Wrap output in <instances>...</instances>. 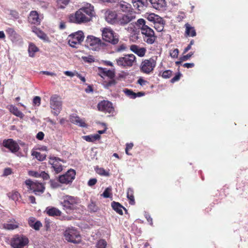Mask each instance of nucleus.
<instances>
[{"label": "nucleus", "mask_w": 248, "mask_h": 248, "mask_svg": "<svg viewBox=\"0 0 248 248\" xmlns=\"http://www.w3.org/2000/svg\"><path fill=\"white\" fill-rule=\"evenodd\" d=\"M43 19L42 15H40L37 11H31L27 17V21L29 24L35 26H38Z\"/></svg>", "instance_id": "obj_12"}, {"label": "nucleus", "mask_w": 248, "mask_h": 248, "mask_svg": "<svg viewBox=\"0 0 248 248\" xmlns=\"http://www.w3.org/2000/svg\"><path fill=\"white\" fill-rule=\"evenodd\" d=\"M2 146L13 153L17 152L20 149V147L16 141L12 139L4 140L2 141Z\"/></svg>", "instance_id": "obj_15"}, {"label": "nucleus", "mask_w": 248, "mask_h": 248, "mask_svg": "<svg viewBox=\"0 0 248 248\" xmlns=\"http://www.w3.org/2000/svg\"><path fill=\"white\" fill-rule=\"evenodd\" d=\"M9 110L13 114L21 119L24 117V114L15 106L10 105L9 107Z\"/></svg>", "instance_id": "obj_30"}, {"label": "nucleus", "mask_w": 248, "mask_h": 248, "mask_svg": "<svg viewBox=\"0 0 248 248\" xmlns=\"http://www.w3.org/2000/svg\"><path fill=\"white\" fill-rule=\"evenodd\" d=\"M134 17L130 15L122 14L118 15L116 25L124 26L130 22Z\"/></svg>", "instance_id": "obj_19"}, {"label": "nucleus", "mask_w": 248, "mask_h": 248, "mask_svg": "<svg viewBox=\"0 0 248 248\" xmlns=\"http://www.w3.org/2000/svg\"><path fill=\"white\" fill-rule=\"evenodd\" d=\"M125 94L130 98L135 99L136 98V93L133 92L131 90L125 89L124 90Z\"/></svg>", "instance_id": "obj_43"}, {"label": "nucleus", "mask_w": 248, "mask_h": 248, "mask_svg": "<svg viewBox=\"0 0 248 248\" xmlns=\"http://www.w3.org/2000/svg\"><path fill=\"white\" fill-rule=\"evenodd\" d=\"M112 190L111 187H108L105 189L102 194L101 195L104 198H107L111 195V191Z\"/></svg>", "instance_id": "obj_44"}, {"label": "nucleus", "mask_w": 248, "mask_h": 248, "mask_svg": "<svg viewBox=\"0 0 248 248\" xmlns=\"http://www.w3.org/2000/svg\"><path fill=\"white\" fill-rule=\"evenodd\" d=\"M31 155L35 156L39 161H43L45 160L46 156V154H41V153L37 151L32 152Z\"/></svg>", "instance_id": "obj_39"}, {"label": "nucleus", "mask_w": 248, "mask_h": 248, "mask_svg": "<svg viewBox=\"0 0 248 248\" xmlns=\"http://www.w3.org/2000/svg\"><path fill=\"white\" fill-rule=\"evenodd\" d=\"M12 170L9 168H7L4 169V175H9L12 173Z\"/></svg>", "instance_id": "obj_61"}, {"label": "nucleus", "mask_w": 248, "mask_h": 248, "mask_svg": "<svg viewBox=\"0 0 248 248\" xmlns=\"http://www.w3.org/2000/svg\"><path fill=\"white\" fill-rule=\"evenodd\" d=\"M94 16L93 6L87 4L77 11L75 14L71 15L69 19L71 22L81 24L90 21Z\"/></svg>", "instance_id": "obj_1"}, {"label": "nucleus", "mask_w": 248, "mask_h": 248, "mask_svg": "<svg viewBox=\"0 0 248 248\" xmlns=\"http://www.w3.org/2000/svg\"><path fill=\"white\" fill-rule=\"evenodd\" d=\"M111 206L112 209L120 215H123V209L127 212L126 209L119 202L115 201L111 203Z\"/></svg>", "instance_id": "obj_27"}, {"label": "nucleus", "mask_w": 248, "mask_h": 248, "mask_svg": "<svg viewBox=\"0 0 248 248\" xmlns=\"http://www.w3.org/2000/svg\"><path fill=\"white\" fill-rule=\"evenodd\" d=\"M134 146L133 143H127L126 144V148L125 149V153L127 155H131V154L129 153V151L131 150Z\"/></svg>", "instance_id": "obj_50"}, {"label": "nucleus", "mask_w": 248, "mask_h": 248, "mask_svg": "<svg viewBox=\"0 0 248 248\" xmlns=\"http://www.w3.org/2000/svg\"><path fill=\"white\" fill-rule=\"evenodd\" d=\"M64 236L68 242L78 244L81 241V237L79 232L74 227L68 228L64 232Z\"/></svg>", "instance_id": "obj_5"}, {"label": "nucleus", "mask_w": 248, "mask_h": 248, "mask_svg": "<svg viewBox=\"0 0 248 248\" xmlns=\"http://www.w3.org/2000/svg\"><path fill=\"white\" fill-rule=\"evenodd\" d=\"M101 31L104 41L112 45H116L118 43L119 36L110 28H104Z\"/></svg>", "instance_id": "obj_4"}, {"label": "nucleus", "mask_w": 248, "mask_h": 248, "mask_svg": "<svg viewBox=\"0 0 248 248\" xmlns=\"http://www.w3.org/2000/svg\"><path fill=\"white\" fill-rule=\"evenodd\" d=\"M172 75V71L170 70L164 71L162 74V77L164 78H169Z\"/></svg>", "instance_id": "obj_47"}, {"label": "nucleus", "mask_w": 248, "mask_h": 248, "mask_svg": "<svg viewBox=\"0 0 248 248\" xmlns=\"http://www.w3.org/2000/svg\"><path fill=\"white\" fill-rule=\"evenodd\" d=\"M83 60L87 62L91 63L94 62V58L93 56L89 55L88 57H83Z\"/></svg>", "instance_id": "obj_52"}, {"label": "nucleus", "mask_w": 248, "mask_h": 248, "mask_svg": "<svg viewBox=\"0 0 248 248\" xmlns=\"http://www.w3.org/2000/svg\"><path fill=\"white\" fill-rule=\"evenodd\" d=\"M43 74L47 75V76H56V74L53 72H50L48 71H42L41 72Z\"/></svg>", "instance_id": "obj_64"}, {"label": "nucleus", "mask_w": 248, "mask_h": 248, "mask_svg": "<svg viewBox=\"0 0 248 248\" xmlns=\"http://www.w3.org/2000/svg\"><path fill=\"white\" fill-rule=\"evenodd\" d=\"M140 47L135 45H133L130 46V50L136 54Z\"/></svg>", "instance_id": "obj_58"}, {"label": "nucleus", "mask_w": 248, "mask_h": 248, "mask_svg": "<svg viewBox=\"0 0 248 248\" xmlns=\"http://www.w3.org/2000/svg\"><path fill=\"white\" fill-rule=\"evenodd\" d=\"M50 107L55 111V115H58L62 108V102L60 101L59 97L57 95H53L50 99Z\"/></svg>", "instance_id": "obj_14"}, {"label": "nucleus", "mask_w": 248, "mask_h": 248, "mask_svg": "<svg viewBox=\"0 0 248 248\" xmlns=\"http://www.w3.org/2000/svg\"><path fill=\"white\" fill-rule=\"evenodd\" d=\"M75 75L78 78L83 82H85L86 81V79L84 77H82L81 74L76 73Z\"/></svg>", "instance_id": "obj_63"}, {"label": "nucleus", "mask_w": 248, "mask_h": 248, "mask_svg": "<svg viewBox=\"0 0 248 248\" xmlns=\"http://www.w3.org/2000/svg\"><path fill=\"white\" fill-rule=\"evenodd\" d=\"M97 108L99 111L109 113L113 112L114 109L112 103L106 100H103L99 102L97 105Z\"/></svg>", "instance_id": "obj_17"}, {"label": "nucleus", "mask_w": 248, "mask_h": 248, "mask_svg": "<svg viewBox=\"0 0 248 248\" xmlns=\"http://www.w3.org/2000/svg\"><path fill=\"white\" fill-rule=\"evenodd\" d=\"M85 46L90 49L99 51L105 49L108 45L99 38L93 35H89L85 41Z\"/></svg>", "instance_id": "obj_3"}, {"label": "nucleus", "mask_w": 248, "mask_h": 248, "mask_svg": "<svg viewBox=\"0 0 248 248\" xmlns=\"http://www.w3.org/2000/svg\"><path fill=\"white\" fill-rule=\"evenodd\" d=\"M101 137L99 134L90 135L88 136H84L82 137L83 139L88 142H94L97 140H99Z\"/></svg>", "instance_id": "obj_34"}, {"label": "nucleus", "mask_w": 248, "mask_h": 248, "mask_svg": "<svg viewBox=\"0 0 248 248\" xmlns=\"http://www.w3.org/2000/svg\"><path fill=\"white\" fill-rule=\"evenodd\" d=\"M156 59L157 58L155 57L143 61L140 65V71L146 74L151 73L156 66Z\"/></svg>", "instance_id": "obj_8"}, {"label": "nucleus", "mask_w": 248, "mask_h": 248, "mask_svg": "<svg viewBox=\"0 0 248 248\" xmlns=\"http://www.w3.org/2000/svg\"><path fill=\"white\" fill-rule=\"evenodd\" d=\"M152 6L156 10H161L166 5L165 0H149Z\"/></svg>", "instance_id": "obj_25"}, {"label": "nucleus", "mask_w": 248, "mask_h": 248, "mask_svg": "<svg viewBox=\"0 0 248 248\" xmlns=\"http://www.w3.org/2000/svg\"><path fill=\"white\" fill-rule=\"evenodd\" d=\"M184 27L185 28V31L184 34L185 37H193L196 36L197 33L194 27H192L188 23H186Z\"/></svg>", "instance_id": "obj_23"}, {"label": "nucleus", "mask_w": 248, "mask_h": 248, "mask_svg": "<svg viewBox=\"0 0 248 248\" xmlns=\"http://www.w3.org/2000/svg\"><path fill=\"white\" fill-rule=\"evenodd\" d=\"M100 71L102 74V77H103V76L107 77L109 79L114 78L115 77V72L114 70H111L105 68H101Z\"/></svg>", "instance_id": "obj_28"}, {"label": "nucleus", "mask_w": 248, "mask_h": 248, "mask_svg": "<svg viewBox=\"0 0 248 248\" xmlns=\"http://www.w3.org/2000/svg\"><path fill=\"white\" fill-rule=\"evenodd\" d=\"M39 176L42 177L44 180H48L49 178V176L48 173H46L45 171H42L39 174Z\"/></svg>", "instance_id": "obj_55"}, {"label": "nucleus", "mask_w": 248, "mask_h": 248, "mask_svg": "<svg viewBox=\"0 0 248 248\" xmlns=\"http://www.w3.org/2000/svg\"><path fill=\"white\" fill-rule=\"evenodd\" d=\"M194 65L195 64L194 63H185L183 65L184 67L187 68H192Z\"/></svg>", "instance_id": "obj_62"}, {"label": "nucleus", "mask_w": 248, "mask_h": 248, "mask_svg": "<svg viewBox=\"0 0 248 248\" xmlns=\"http://www.w3.org/2000/svg\"><path fill=\"white\" fill-rule=\"evenodd\" d=\"M25 183L28 186V189L32 190V192L36 195L42 194L45 191L44 185L41 183L34 182L30 179L26 180Z\"/></svg>", "instance_id": "obj_11"}, {"label": "nucleus", "mask_w": 248, "mask_h": 248, "mask_svg": "<svg viewBox=\"0 0 248 248\" xmlns=\"http://www.w3.org/2000/svg\"><path fill=\"white\" fill-rule=\"evenodd\" d=\"M194 53L192 52H190L186 55H184L182 57H181L179 59V60L182 61H186L189 59L193 55Z\"/></svg>", "instance_id": "obj_48"}, {"label": "nucleus", "mask_w": 248, "mask_h": 248, "mask_svg": "<svg viewBox=\"0 0 248 248\" xmlns=\"http://www.w3.org/2000/svg\"><path fill=\"white\" fill-rule=\"evenodd\" d=\"M6 32L9 38L13 42H16L21 39V36L18 34L12 28H8L6 30Z\"/></svg>", "instance_id": "obj_21"}, {"label": "nucleus", "mask_w": 248, "mask_h": 248, "mask_svg": "<svg viewBox=\"0 0 248 248\" xmlns=\"http://www.w3.org/2000/svg\"><path fill=\"white\" fill-rule=\"evenodd\" d=\"M105 86L106 88H109L110 87L114 86L116 84V81L115 78H110L108 81H105Z\"/></svg>", "instance_id": "obj_45"}, {"label": "nucleus", "mask_w": 248, "mask_h": 248, "mask_svg": "<svg viewBox=\"0 0 248 248\" xmlns=\"http://www.w3.org/2000/svg\"><path fill=\"white\" fill-rule=\"evenodd\" d=\"M145 0H135L133 1V6L139 11H141L143 9L145 6Z\"/></svg>", "instance_id": "obj_37"}, {"label": "nucleus", "mask_w": 248, "mask_h": 248, "mask_svg": "<svg viewBox=\"0 0 248 248\" xmlns=\"http://www.w3.org/2000/svg\"><path fill=\"white\" fill-rule=\"evenodd\" d=\"M97 181L96 178L90 179L88 182V185L90 186H93L96 184Z\"/></svg>", "instance_id": "obj_57"}, {"label": "nucleus", "mask_w": 248, "mask_h": 248, "mask_svg": "<svg viewBox=\"0 0 248 248\" xmlns=\"http://www.w3.org/2000/svg\"><path fill=\"white\" fill-rule=\"evenodd\" d=\"M48 163L51 165V168L57 174L60 173L62 170V166L60 163L62 160L57 157H49Z\"/></svg>", "instance_id": "obj_16"}, {"label": "nucleus", "mask_w": 248, "mask_h": 248, "mask_svg": "<svg viewBox=\"0 0 248 248\" xmlns=\"http://www.w3.org/2000/svg\"><path fill=\"white\" fill-rule=\"evenodd\" d=\"M116 7L123 12H129L131 10V5L123 0H116Z\"/></svg>", "instance_id": "obj_20"}, {"label": "nucleus", "mask_w": 248, "mask_h": 248, "mask_svg": "<svg viewBox=\"0 0 248 248\" xmlns=\"http://www.w3.org/2000/svg\"><path fill=\"white\" fill-rule=\"evenodd\" d=\"M96 172L101 176H109L110 175L109 171L102 168H96Z\"/></svg>", "instance_id": "obj_40"}, {"label": "nucleus", "mask_w": 248, "mask_h": 248, "mask_svg": "<svg viewBox=\"0 0 248 248\" xmlns=\"http://www.w3.org/2000/svg\"><path fill=\"white\" fill-rule=\"evenodd\" d=\"M61 204L66 211H71L76 209L78 203V198L69 195L63 196L61 199Z\"/></svg>", "instance_id": "obj_6"}, {"label": "nucleus", "mask_w": 248, "mask_h": 248, "mask_svg": "<svg viewBox=\"0 0 248 248\" xmlns=\"http://www.w3.org/2000/svg\"><path fill=\"white\" fill-rule=\"evenodd\" d=\"M165 25V21L162 18L160 21H158L154 25V27L158 32H161L163 31L164 26Z\"/></svg>", "instance_id": "obj_36"}, {"label": "nucleus", "mask_w": 248, "mask_h": 248, "mask_svg": "<svg viewBox=\"0 0 248 248\" xmlns=\"http://www.w3.org/2000/svg\"><path fill=\"white\" fill-rule=\"evenodd\" d=\"M118 65L123 68L131 67L136 62V56L133 54L124 55L116 60Z\"/></svg>", "instance_id": "obj_7"}, {"label": "nucleus", "mask_w": 248, "mask_h": 248, "mask_svg": "<svg viewBox=\"0 0 248 248\" xmlns=\"http://www.w3.org/2000/svg\"><path fill=\"white\" fill-rule=\"evenodd\" d=\"M28 224L30 227L36 231H39L40 228L42 227V223L39 220H36V218L33 217L29 218Z\"/></svg>", "instance_id": "obj_24"}, {"label": "nucleus", "mask_w": 248, "mask_h": 248, "mask_svg": "<svg viewBox=\"0 0 248 248\" xmlns=\"http://www.w3.org/2000/svg\"><path fill=\"white\" fill-rule=\"evenodd\" d=\"M41 104V98L39 96H36L33 99V105L34 106H39Z\"/></svg>", "instance_id": "obj_51"}, {"label": "nucleus", "mask_w": 248, "mask_h": 248, "mask_svg": "<svg viewBox=\"0 0 248 248\" xmlns=\"http://www.w3.org/2000/svg\"><path fill=\"white\" fill-rule=\"evenodd\" d=\"M76 171L70 169L65 174L60 176L59 181L62 184H68L71 183L75 178Z\"/></svg>", "instance_id": "obj_13"}, {"label": "nucleus", "mask_w": 248, "mask_h": 248, "mask_svg": "<svg viewBox=\"0 0 248 248\" xmlns=\"http://www.w3.org/2000/svg\"><path fill=\"white\" fill-rule=\"evenodd\" d=\"M29 243V238L26 236L17 234L12 239L11 245L13 248H24L28 245Z\"/></svg>", "instance_id": "obj_9"}, {"label": "nucleus", "mask_w": 248, "mask_h": 248, "mask_svg": "<svg viewBox=\"0 0 248 248\" xmlns=\"http://www.w3.org/2000/svg\"><path fill=\"white\" fill-rule=\"evenodd\" d=\"M127 49L126 45L122 43L118 46L115 48V51L117 52H121L125 51Z\"/></svg>", "instance_id": "obj_46"}, {"label": "nucleus", "mask_w": 248, "mask_h": 248, "mask_svg": "<svg viewBox=\"0 0 248 248\" xmlns=\"http://www.w3.org/2000/svg\"><path fill=\"white\" fill-rule=\"evenodd\" d=\"M44 136V133L43 132H39L36 135V138L39 140H42Z\"/></svg>", "instance_id": "obj_60"}, {"label": "nucleus", "mask_w": 248, "mask_h": 248, "mask_svg": "<svg viewBox=\"0 0 248 248\" xmlns=\"http://www.w3.org/2000/svg\"><path fill=\"white\" fill-rule=\"evenodd\" d=\"M107 242L105 239H100L96 243V248H106Z\"/></svg>", "instance_id": "obj_41"}, {"label": "nucleus", "mask_w": 248, "mask_h": 248, "mask_svg": "<svg viewBox=\"0 0 248 248\" xmlns=\"http://www.w3.org/2000/svg\"><path fill=\"white\" fill-rule=\"evenodd\" d=\"M146 18L154 25L157 22L160 21L162 17L154 13H151L147 15Z\"/></svg>", "instance_id": "obj_31"}, {"label": "nucleus", "mask_w": 248, "mask_h": 248, "mask_svg": "<svg viewBox=\"0 0 248 248\" xmlns=\"http://www.w3.org/2000/svg\"><path fill=\"white\" fill-rule=\"evenodd\" d=\"M84 38L83 32L82 31H79L69 35L67 39L69 45L73 47H76L77 45L81 44L83 41Z\"/></svg>", "instance_id": "obj_10"}, {"label": "nucleus", "mask_w": 248, "mask_h": 248, "mask_svg": "<svg viewBox=\"0 0 248 248\" xmlns=\"http://www.w3.org/2000/svg\"><path fill=\"white\" fill-rule=\"evenodd\" d=\"M137 83L138 84H139L141 86H144V85H146L147 84H149V82L147 81V80H145L144 79H143L142 78H140L138 81H137Z\"/></svg>", "instance_id": "obj_56"}, {"label": "nucleus", "mask_w": 248, "mask_h": 248, "mask_svg": "<svg viewBox=\"0 0 248 248\" xmlns=\"http://www.w3.org/2000/svg\"><path fill=\"white\" fill-rule=\"evenodd\" d=\"M69 119L70 122L77 125L82 127H87V124L85 121L80 119V117L75 114H72L70 115Z\"/></svg>", "instance_id": "obj_22"}, {"label": "nucleus", "mask_w": 248, "mask_h": 248, "mask_svg": "<svg viewBox=\"0 0 248 248\" xmlns=\"http://www.w3.org/2000/svg\"><path fill=\"white\" fill-rule=\"evenodd\" d=\"M31 31L40 39L45 41L48 40L47 35L36 26L31 27Z\"/></svg>", "instance_id": "obj_26"}, {"label": "nucleus", "mask_w": 248, "mask_h": 248, "mask_svg": "<svg viewBox=\"0 0 248 248\" xmlns=\"http://www.w3.org/2000/svg\"><path fill=\"white\" fill-rule=\"evenodd\" d=\"M146 21L142 18L139 19L136 23L137 26L140 29L144 41L148 44H153L157 38L154 30L146 25Z\"/></svg>", "instance_id": "obj_2"}, {"label": "nucleus", "mask_w": 248, "mask_h": 248, "mask_svg": "<svg viewBox=\"0 0 248 248\" xmlns=\"http://www.w3.org/2000/svg\"><path fill=\"white\" fill-rule=\"evenodd\" d=\"M88 210L90 213H95L99 210V207L96 204L95 202L91 200L90 203L88 204Z\"/></svg>", "instance_id": "obj_38"}, {"label": "nucleus", "mask_w": 248, "mask_h": 248, "mask_svg": "<svg viewBox=\"0 0 248 248\" xmlns=\"http://www.w3.org/2000/svg\"><path fill=\"white\" fill-rule=\"evenodd\" d=\"M146 49L144 47H140L136 53L140 57H143L145 55Z\"/></svg>", "instance_id": "obj_49"}, {"label": "nucleus", "mask_w": 248, "mask_h": 248, "mask_svg": "<svg viewBox=\"0 0 248 248\" xmlns=\"http://www.w3.org/2000/svg\"><path fill=\"white\" fill-rule=\"evenodd\" d=\"M9 197L14 201H18L20 198V194L17 191H12L9 193Z\"/></svg>", "instance_id": "obj_42"}, {"label": "nucleus", "mask_w": 248, "mask_h": 248, "mask_svg": "<svg viewBox=\"0 0 248 248\" xmlns=\"http://www.w3.org/2000/svg\"><path fill=\"white\" fill-rule=\"evenodd\" d=\"M39 50V48L35 45V44L32 43H30L28 48V52L30 57H34L35 56V53L38 52Z\"/></svg>", "instance_id": "obj_33"}, {"label": "nucleus", "mask_w": 248, "mask_h": 248, "mask_svg": "<svg viewBox=\"0 0 248 248\" xmlns=\"http://www.w3.org/2000/svg\"><path fill=\"white\" fill-rule=\"evenodd\" d=\"M10 223L6 224L4 225L5 228L8 230H14L18 228L19 224L15 219H10L9 221Z\"/></svg>", "instance_id": "obj_32"}, {"label": "nucleus", "mask_w": 248, "mask_h": 248, "mask_svg": "<svg viewBox=\"0 0 248 248\" xmlns=\"http://www.w3.org/2000/svg\"><path fill=\"white\" fill-rule=\"evenodd\" d=\"M127 198L129 200V203L131 205L135 204V199L134 196V191L132 188H128L127 191Z\"/></svg>", "instance_id": "obj_35"}, {"label": "nucleus", "mask_w": 248, "mask_h": 248, "mask_svg": "<svg viewBox=\"0 0 248 248\" xmlns=\"http://www.w3.org/2000/svg\"><path fill=\"white\" fill-rule=\"evenodd\" d=\"M179 54V50L177 48H175L172 50L170 52V55L172 58H177Z\"/></svg>", "instance_id": "obj_53"}, {"label": "nucleus", "mask_w": 248, "mask_h": 248, "mask_svg": "<svg viewBox=\"0 0 248 248\" xmlns=\"http://www.w3.org/2000/svg\"><path fill=\"white\" fill-rule=\"evenodd\" d=\"M145 218H146L148 222L150 223L151 225H153V219L150 216L149 214H146L145 215Z\"/></svg>", "instance_id": "obj_59"}, {"label": "nucleus", "mask_w": 248, "mask_h": 248, "mask_svg": "<svg viewBox=\"0 0 248 248\" xmlns=\"http://www.w3.org/2000/svg\"><path fill=\"white\" fill-rule=\"evenodd\" d=\"M46 212L49 216L51 217H59L62 214L60 210L54 207H47L46 209Z\"/></svg>", "instance_id": "obj_29"}, {"label": "nucleus", "mask_w": 248, "mask_h": 248, "mask_svg": "<svg viewBox=\"0 0 248 248\" xmlns=\"http://www.w3.org/2000/svg\"><path fill=\"white\" fill-rule=\"evenodd\" d=\"M105 15L106 20L108 23L116 25L118 18V15L116 11L108 10Z\"/></svg>", "instance_id": "obj_18"}, {"label": "nucleus", "mask_w": 248, "mask_h": 248, "mask_svg": "<svg viewBox=\"0 0 248 248\" xmlns=\"http://www.w3.org/2000/svg\"><path fill=\"white\" fill-rule=\"evenodd\" d=\"M181 76L182 74L180 72L178 73L172 78H171L170 82L171 83H174L178 81L180 79Z\"/></svg>", "instance_id": "obj_54"}]
</instances>
